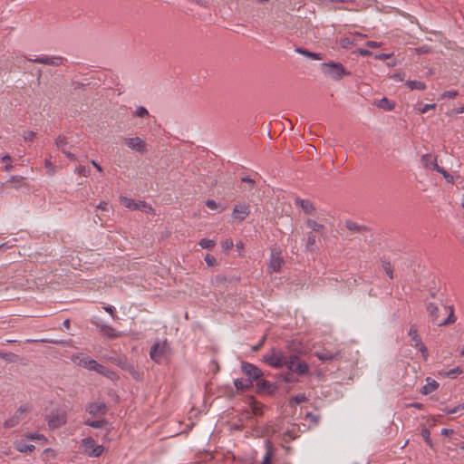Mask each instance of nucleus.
Segmentation results:
<instances>
[{"label": "nucleus", "instance_id": "f257e3e1", "mask_svg": "<svg viewBox=\"0 0 464 464\" xmlns=\"http://www.w3.org/2000/svg\"><path fill=\"white\" fill-rule=\"evenodd\" d=\"M426 308L430 320L438 326L451 324L456 321L452 305H444L442 309H440L435 304L429 303Z\"/></svg>", "mask_w": 464, "mask_h": 464}, {"label": "nucleus", "instance_id": "f03ea898", "mask_svg": "<svg viewBox=\"0 0 464 464\" xmlns=\"http://www.w3.org/2000/svg\"><path fill=\"white\" fill-rule=\"evenodd\" d=\"M321 69L324 75L334 81L341 80L343 76L351 74L340 63H324L321 64Z\"/></svg>", "mask_w": 464, "mask_h": 464}, {"label": "nucleus", "instance_id": "7ed1b4c3", "mask_svg": "<svg viewBox=\"0 0 464 464\" xmlns=\"http://www.w3.org/2000/svg\"><path fill=\"white\" fill-rule=\"evenodd\" d=\"M170 347L169 343L165 341H159L155 343L150 351V356L152 361L157 363H161L169 354Z\"/></svg>", "mask_w": 464, "mask_h": 464}, {"label": "nucleus", "instance_id": "20e7f679", "mask_svg": "<svg viewBox=\"0 0 464 464\" xmlns=\"http://www.w3.org/2000/svg\"><path fill=\"white\" fill-rule=\"evenodd\" d=\"M263 360L274 368H282L286 365L288 356H285L281 350L271 349L263 356Z\"/></svg>", "mask_w": 464, "mask_h": 464}, {"label": "nucleus", "instance_id": "39448f33", "mask_svg": "<svg viewBox=\"0 0 464 464\" xmlns=\"http://www.w3.org/2000/svg\"><path fill=\"white\" fill-rule=\"evenodd\" d=\"M285 265V260L282 256L281 250L277 247L271 249L270 260L267 267V273L273 274L280 271L281 267Z\"/></svg>", "mask_w": 464, "mask_h": 464}, {"label": "nucleus", "instance_id": "423d86ee", "mask_svg": "<svg viewBox=\"0 0 464 464\" xmlns=\"http://www.w3.org/2000/svg\"><path fill=\"white\" fill-rule=\"evenodd\" d=\"M285 367L298 375H304L308 372V365L305 362L298 360L295 355H289Z\"/></svg>", "mask_w": 464, "mask_h": 464}, {"label": "nucleus", "instance_id": "0eeeda50", "mask_svg": "<svg viewBox=\"0 0 464 464\" xmlns=\"http://www.w3.org/2000/svg\"><path fill=\"white\" fill-rule=\"evenodd\" d=\"M125 145L133 151L140 154L147 152V143L140 137H125L123 138Z\"/></svg>", "mask_w": 464, "mask_h": 464}, {"label": "nucleus", "instance_id": "6e6552de", "mask_svg": "<svg viewBox=\"0 0 464 464\" xmlns=\"http://www.w3.org/2000/svg\"><path fill=\"white\" fill-rule=\"evenodd\" d=\"M50 429H57L66 423V413L63 411H53L46 416Z\"/></svg>", "mask_w": 464, "mask_h": 464}, {"label": "nucleus", "instance_id": "1a4fd4ad", "mask_svg": "<svg viewBox=\"0 0 464 464\" xmlns=\"http://www.w3.org/2000/svg\"><path fill=\"white\" fill-rule=\"evenodd\" d=\"M72 361L80 367L94 372L96 371L99 365V363L95 360L90 358L89 356H85L82 353L72 355Z\"/></svg>", "mask_w": 464, "mask_h": 464}, {"label": "nucleus", "instance_id": "9d476101", "mask_svg": "<svg viewBox=\"0 0 464 464\" xmlns=\"http://www.w3.org/2000/svg\"><path fill=\"white\" fill-rule=\"evenodd\" d=\"M29 411V407L27 405H21L16 411L11 416L9 419H7L4 426L6 429H10L13 427H15L19 424V422L23 420L24 415Z\"/></svg>", "mask_w": 464, "mask_h": 464}, {"label": "nucleus", "instance_id": "9b49d317", "mask_svg": "<svg viewBox=\"0 0 464 464\" xmlns=\"http://www.w3.org/2000/svg\"><path fill=\"white\" fill-rule=\"evenodd\" d=\"M242 372L248 377V380L253 381L258 380L262 375V371L256 365L243 362L241 364Z\"/></svg>", "mask_w": 464, "mask_h": 464}, {"label": "nucleus", "instance_id": "f8f14e48", "mask_svg": "<svg viewBox=\"0 0 464 464\" xmlns=\"http://www.w3.org/2000/svg\"><path fill=\"white\" fill-rule=\"evenodd\" d=\"M86 411H88L92 416H103L107 412V406L104 402H91L86 407Z\"/></svg>", "mask_w": 464, "mask_h": 464}, {"label": "nucleus", "instance_id": "ddd939ff", "mask_svg": "<svg viewBox=\"0 0 464 464\" xmlns=\"http://www.w3.org/2000/svg\"><path fill=\"white\" fill-rule=\"evenodd\" d=\"M250 214V206L245 202L237 204L233 210V218L244 220Z\"/></svg>", "mask_w": 464, "mask_h": 464}, {"label": "nucleus", "instance_id": "4468645a", "mask_svg": "<svg viewBox=\"0 0 464 464\" xmlns=\"http://www.w3.org/2000/svg\"><path fill=\"white\" fill-rule=\"evenodd\" d=\"M117 364L123 370L127 371L132 376L133 379H141L142 373L139 370H137L131 363H130L127 360L119 359Z\"/></svg>", "mask_w": 464, "mask_h": 464}, {"label": "nucleus", "instance_id": "2eb2a0df", "mask_svg": "<svg viewBox=\"0 0 464 464\" xmlns=\"http://www.w3.org/2000/svg\"><path fill=\"white\" fill-rule=\"evenodd\" d=\"M30 62L36 63H42V64H47L52 66H59L63 63V58L61 57H38L34 59H28Z\"/></svg>", "mask_w": 464, "mask_h": 464}, {"label": "nucleus", "instance_id": "dca6fc26", "mask_svg": "<svg viewBox=\"0 0 464 464\" xmlns=\"http://www.w3.org/2000/svg\"><path fill=\"white\" fill-rule=\"evenodd\" d=\"M314 355L322 362H328L337 359L339 357V352H331L324 349L323 351L315 352Z\"/></svg>", "mask_w": 464, "mask_h": 464}, {"label": "nucleus", "instance_id": "f3484780", "mask_svg": "<svg viewBox=\"0 0 464 464\" xmlns=\"http://www.w3.org/2000/svg\"><path fill=\"white\" fill-rule=\"evenodd\" d=\"M420 162L422 166L426 169H432L438 171V168H440L436 161V158H434L430 154H425L421 157Z\"/></svg>", "mask_w": 464, "mask_h": 464}, {"label": "nucleus", "instance_id": "a211bd4d", "mask_svg": "<svg viewBox=\"0 0 464 464\" xmlns=\"http://www.w3.org/2000/svg\"><path fill=\"white\" fill-rule=\"evenodd\" d=\"M295 205L299 206L304 213L311 214L314 211V204L308 199L295 198Z\"/></svg>", "mask_w": 464, "mask_h": 464}, {"label": "nucleus", "instance_id": "6ab92c4d", "mask_svg": "<svg viewBox=\"0 0 464 464\" xmlns=\"http://www.w3.org/2000/svg\"><path fill=\"white\" fill-rule=\"evenodd\" d=\"M95 372L105 376L106 378H108L111 381L118 380V378H119L115 372L110 370L109 368H107L100 363Z\"/></svg>", "mask_w": 464, "mask_h": 464}, {"label": "nucleus", "instance_id": "aec40b11", "mask_svg": "<svg viewBox=\"0 0 464 464\" xmlns=\"http://www.w3.org/2000/svg\"><path fill=\"white\" fill-rule=\"evenodd\" d=\"M409 336L411 339L412 345L415 347L420 346L422 343L420 336L418 334V330L415 325H411L409 330Z\"/></svg>", "mask_w": 464, "mask_h": 464}, {"label": "nucleus", "instance_id": "412c9836", "mask_svg": "<svg viewBox=\"0 0 464 464\" xmlns=\"http://www.w3.org/2000/svg\"><path fill=\"white\" fill-rule=\"evenodd\" d=\"M426 381H427V384L424 385L420 391L421 393L424 395H427V394L436 391L439 387V383L436 381L431 380L430 378H427Z\"/></svg>", "mask_w": 464, "mask_h": 464}, {"label": "nucleus", "instance_id": "4be33fe9", "mask_svg": "<svg viewBox=\"0 0 464 464\" xmlns=\"http://www.w3.org/2000/svg\"><path fill=\"white\" fill-rule=\"evenodd\" d=\"M14 448L19 452H28L33 451L35 447L33 444H26L25 442L20 440L14 442Z\"/></svg>", "mask_w": 464, "mask_h": 464}, {"label": "nucleus", "instance_id": "5701e85b", "mask_svg": "<svg viewBox=\"0 0 464 464\" xmlns=\"http://www.w3.org/2000/svg\"><path fill=\"white\" fill-rule=\"evenodd\" d=\"M24 178L20 176H12L6 182L5 185L11 188H19L24 182Z\"/></svg>", "mask_w": 464, "mask_h": 464}, {"label": "nucleus", "instance_id": "b1692460", "mask_svg": "<svg viewBox=\"0 0 464 464\" xmlns=\"http://www.w3.org/2000/svg\"><path fill=\"white\" fill-rule=\"evenodd\" d=\"M120 201L127 208L137 209L139 208V202H136L127 197H120Z\"/></svg>", "mask_w": 464, "mask_h": 464}, {"label": "nucleus", "instance_id": "393cba45", "mask_svg": "<svg viewBox=\"0 0 464 464\" xmlns=\"http://www.w3.org/2000/svg\"><path fill=\"white\" fill-rule=\"evenodd\" d=\"M234 384L238 391H246L252 386L251 380L243 381L241 379H236Z\"/></svg>", "mask_w": 464, "mask_h": 464}, {"label": "nucleus", "instance_id": "a878e982", "mask_svg": "<svg viewBox=\"0 0 464 464\" xmlns=\"http://www.w3.org/2000/svg\"><path fill=\"white\" fill-rule=\"evenodd\" d=\"M296 52L314 60H322L323 56L318 53H312L306 49L297 48Z\"/></svg>", "mask_w": 464, "mask_h": 464}, {"label": "nucleus", "instance_id": "bb28decb", "mask_svg": "<svg viewBox=\"0 0 464 464\" xmlns=\"http://www.w3.org/2000/svg\"><path fill=\"white\" fill-rule=\"evenodd\" d=\"M463 372V370L460 367H455L447 372H440L444 377L456 378Z\"/></svg>", "mask_w": 464, "mask_h": 464}, {"label": "nucleus", "instance_id": "cd10ccee", "mask_svg": "<svg viewBox=\"0 0 464 464\" xmlns=\"http://www.w3.org/2000/svg\"><path fill=\"white\" fill-rule=\"evenodd\" d=\"M356 36L364 37L361 34H356L355 35H353L352 37H345V38L341 40L342 46L343 48H349L350 46L353 45L355 41H356V39H355Z\"/></svg>", "mask_w": 464, "mask_h": 464}, {"label": "nucleus", "instance_id": "c85d7f7f", "mask_svg": "<svg viewBox=\"0 0 464 464\" xmlns=\"http://www.w3.org/2000/svg\"><path fill=\"white\" fill-rule=\"evenodd\" d=\"M406 85L411 89V90H424L426 89V84L422 82H420V81H407L406 82Z\"/></svg>", "mask_w": 464, "mask_h": 464}, {"label": "nucleus", "instance_id": "c756f323", "mask_svg": "<svg viewBox=\"0 0 464 464\" xmlns=\"http://www.w3.org/2000/svg\"><path fill=\"white\" fill-rule=\"evenodd\" d=\"M82 444L84 447V451L87 453L95 447V440L92 437H87L82 440Z\"/></svg>", "mask_w": 464, "mask_h": 464}, {"label": "nucleus", "instance_id": "7c9ffc66", "mask_svg": "<svg viewBox=\"0 0 464 464\" xmlns=\"http://www.w3.org/2000/svg\"><path fill=\"white\" fill-rule=\"evenodd\" d=\"M102 332L104 335L110 338H116L120 335L119 334L116 333L114 328L108 325L102 326Z\"/></svg>", "mask_w": 464, "mask_h": 464}, {"label": "nucleus", "instance_id": "2f4dec72", "mask_svg": "<svg viewBox=\"0 0 464 464\" xmlns=\"http://www.w3.org/2000/svg\"><path fill=\"white\" fill-rule=\"evenodd\" d=\"M84 424L94 429H101L107 424V421L105 420H86Z\"/></svg>", "mask_w": 464, "mask_h": 464}, {"label": "nucleus", "instance_id": "473e14b6", "mask_svg": "<svg viewBox=\"0 0 464 464\" xmlns=\"http://www.w3.org/2000/svg\"><path fill=\"white\" fill-rule=\"evenodd\" d=\"M68 144L67 138L64 135H59L55 140V145L58 150L62 151V149H65Z\"/></svg>", "mask_w": 464, "mask_h": 464}, {"label": "nucleus", "instance_id": "72a5a7b5", "mask_svg": "<svg viewBox=\"0 0 464 464\" xmlns=\"http://www.w3.org/2000/svg\"><path fill=\"white\" fill-rule=\"evenodd\" d=\"M272 456H273V450H272L271 447L269 446V443H267L266 452L263 458L261 464H272Z\"/></svg>", "mask_w": 464, "mask_h": 464}, {"label": "nucleus", "instance_id": "f704fd0d", "mask_svg": "<svg viewBox=\"0 0 464 464\" xmlns=\"http://www.w3.org/2000/svg\"><path fill=\"white\" fill-rule=\"evenodd\" d=\"M306 225L309 228H311L314 231H320L324 229V225L317 223L315 220L308 219L306 221Z\"/></svg>", "mask_w": 464, "mask_h": 464}, {"label": "nucleus", "instance_id": "c9c22d12", "mask_svg": "<svg viewBox=\"0 0 464 464\" xmlns=\"http://www.w3.org/2000/svg\"><path fill=\"white\" fill-rule=\"evenodd\" d=\"M103 450H104L103 446L95 445V447L91 451H88L87 454L91 457H99L102 454Z\"/></svg>", "mask_w": 464, "mask_h": 464}, {"label": "nucleus", "instance_id": "e433bc0d", "mask_svg": "<svg viewBox=\"0 0 464 464\" xmlns=\"http://www.w3.org/2000/svg\"><path fill=\"white\" fill-rule=\"evenodd\" d=\"M137 209L145 213L153 212L152 207L144 201H139V208Z\"/></svg>", "mask_w": 464, "mask_h": 464}, {"label": "nucleus", "instance_id": "4c0bfd02", "mask_svg": "<svg viewBox=\"0 0 464 464\" xmlns=\"http://www.w3.org/2000/svg\"><path fill=\"white\" fill-rule=\"evenodd\" d=\"M199 246L202 248H212L215 246V241L208 238H203L199 241Z\"/></svg>", "mask_w": 464, "mask_h": 464}, {"label": "nucleus", "instance_id": "58836bf2", "mask_svg": "<svg viewBox=\"0 0 464 464\" xmlns=\"http://www.w3.org/2000/svg\"><path fill=\"white\" fill-rule=\"evenodd\" d=\"M379 107L387 111H392L394 106L389 102L388 99L382 98L379 102Z\"/></svg>", "mask_w": 464, "mask_h": 464}, {"label": "nucleus", "instance_id": "ea45409f", "mask_svg": "<svg viewBox=\"0 0 464 464\" xmlns=\"http://www.w3.org/2000/svg\"><path fill=\"white\" fill-rule=\"evenodd\" d=\"M421 436L425 442L430 446L432 447V441L430 439V432L427 428L422 429L421 430Z\"/></svg>", "mask_w": 464, "mask_h": 464}, {"label": "nucleus", "instance_id": "a19ab883", "mask_svg": "<svg viewBox=\"0 0 464 464\" xmlns=\"http://www.w3.org/2000/svg\"><path fill=\"white\" fill-rule=\"evenodd\" d=\"M25 437L29 440H43L47 441L46 437L44 434L39 433H27L25 434Z\"/></svg>", "mask_w": 464, "mask_h": 464}, {"label": "nucleus", "instance_id": "79ce46f5", "mask_svg": "<svg viewBox=\"0 0 464 464\" xmlns=\"http://www.w3.org/2000/svg\"><path fill=\"white\" fill-rule=\"evenodd\" d=\"M345 227H347V229H349L350 231H356V232H359L361 229H362V227H360L359 225H357L355 222H353L351 220H348L345 222Z\"/></svg>", "mask_w": 464, "mask_h": 464}, {"label": "nucleus", "instance_id": "37998d69", "mask_svg": "<svg viewBox=\"0 0 464 464\" xmlns=\"http://www.w3.org/2000/svg\"><path fill=\"white\" fill-rule=\"evenodd\" d=\"M0 358L7 362H14V360L16 359V355L13 353L0 352Z\"/></svg>", "mask_w": 464, "mask_h": 464}, {"label": "nucleus", "instance_id": "c03bdc74", "mask_svg": "<svg viewBox=\"0 0 464 464\" xmlns=\"http://www.w3.org/2000/svg\"><path fill=\"white\" fill-rule=\"evenodd\" d=\"M134 114L137 116V117H140V118H144L146 116H149V111L148 110L145 108V107H142V106H140L136 109Z\"/></svg>", "mask_w": 464, "mask_h": 464}, {"label": "nucleus", "instance_id": "a18cd8bd", "mask_svg": "<svg viewBox=\"0 0 464 464\" xmlns=\"http://www.w3.org/2000/svg\"><path fill=\"white\" fill-rule=\"evenodd\" d=\"M382 268L390 278H393V271L390 262H383Z\"/></svg>", "mask_w": 464, "mask_h": 464}, {"label": "nucleus", "instance_id": "49530a36", "mask_svg": "<svg viewBox=\"0 0 464 464\" xmlns=\"http://www.w3.org/2000/svg\"><path fill=\"white\" fill-rule=\"evenodd\" d=\"M438 172L443 175L444 179H446V181L448 183H453L454 182L453 176L449 174L443 168H438Z\"/></svg>", "mask_w": 464, "mask_h": 464}, {"label": "nucleus", "instance_id": "de8ad7c7", "mask_svg": "<svg viewBox=\"0 0 464 464\" xmlns=\"http://www.w3.org/2000/svg\"><path fill=\"white\" fill-rule=\"evenodd\" d=\"M224 251H228L234 246L233 240L230 238L226 239L221 245Z\"/></svg>", "mask_w": 464, "mask_h": 464}, {"label": "nucleus", "instance_id": "09e8293b", "mask_svg": "<svg viewBox=\"0 0 464 464\" xmlns=\"http://www.w3.org/2000/svg\"><path fill=\"white\" fill-rule=\"evenodd\" d=\"M315 243H316L315 236L313 235V234H309L308 239H307V246H306V247L309 250H313V246L315 245Z\"/></svg>", "mask_w": 464, "mask_h": 464}, {"label": "nucleus", "instance_id": "8fccbe9b", "mask_svg": "<svg viewBox=\"0 0 464 464\" xmlns=\"http://www.w3.org/2000/svg\"><path fill=\"white\" fill-rule=\"evenodd\" d=\"M205 261L208 266H214L217 264L216 257L210 254H207Z\"/></svg>", "mask_w": 464, "mask_h": 464}, {"label": "nucleus", "instance_id": "3c124183", "mask_svg": "<svg viewBox=\"0 0 464 464\" xmlns=\"http://www.w3.org/2000/svg\"><path fill=\"white\" fill-rule=\"evenodd\" d=\"M253 412H254L255 415L262 414V412H263V405L258 403V402H255L253 404Z\"/></svg>", "mask_w": 464, "mask_h": 464}, {"label": "nucleus", "instance_id": "603ef678", "mask_svg": "<svg viewBox=\"0 0 464 464\" xmlns=\"http://www.w3.org/2000/svg\"><path fill=\"white\" fill-rule=\"evenodd\" d=\"M44 165L48 170V173L49 175H53L54 174V166L53 164L51 162L50 160H46L45 162H44Z\"/></svg>", "mask_w": 464, "mask_h": 464}, {"label": "nucleus", "instance_id": "864d4df0", "mask_svg": "<svg viewBox=\"0 0 464 464\" xmlns=\"http://www.w3.org/2000/svg\"><path fill=\"white\" fill-rule=\"evenodd\" d=\"M257 387L260 389V390H265V389H268L270 387V382L268 381H266V380H260L258 382H257Z\"/></svg>", "mask_w": 464, "mask_h": 464}, {"label": "nucleus", "instance_id": "5fc2aeb1", "mask_svg": "<svg viewBox=\"0 0 464 464\" xmlns=\"http://www.w3.org/2000/svg\"><path fill=\"white\" fill-rule=\"evenodd\" d=\"M460 410H464V402L459 404V405H458V406H456V407H454V408H452V409H450V410L446 411V413L447 414H453V413H457Z\"/></svg>", "mask_w": 464, "mask_h": 464}, {"label": "nucleus", "instance_id": "6e6d98bb", "mask_svg": "<svg viewBox=\"0 0 464 464\" xmlns=\"http://www.w3.org/2000/svg\"><path fill=\"white\" fill-rule=\"evenodd\" d=\"M418 348H419L420 352L421 353L423 360L426 361L428 359V355H429L427 347L424 344H421Z\"/></svg>", "mask_w": 464, "mask_h": 464}, {"label": "nucleus", "instance_id": "4d7b16f0", "mask_svg": "<svg viewBox=\"0 0 464 464\" xmlns=\"http://www.w3.org/2000/svg\"><path fill=\"white\" fill-rule=\"evenodd\" d=\"M436 104H425L423 107L420 108L419 111L420 113H426L429 110L435 109Z\"/></svg>", "mask_w": 464, "mask_h": 464}, {"label": "nucleus", "instance_id": "13d9d810", "mask_svg": "<svg viewBox=\"0 0 464 464\" xmlns=\"http://www.w3.org/2000/svg\"><path fill=\"white\" fill-rule=\"evenodd\" d=\"M206 206L209 208V209H212V210H216L218 209V204L215 200L213 199H208L206 201Z\"/></svg>", "mask_w": 464, "mask_h": 464}, {"label": "nucleus", "instance_id": "bf43d9fd", "mask_svg": "<svg viewBox=\"0 0 464 464\" xmlns=\"http://www.w3.org/2000/svg\"><path fill=\"white\" fill-rule=\"evenodd\" d=\"M458 92L457 91H447L445 92H443L442 94V98H455L456 96H458Z\"/></svg>", "mask_w": 464, "mask_h": 464}, {"label": "nucleus", "instance_id": "052dcab7", "mask_svg": "<svg viewBox=\"0 0 464 464\" xmlns=\"http://www.w3.org/2000/svg\"><path fill=\"white\" fill-rule=\"evenodd\" d=\"M305 419L314 422V424H317L319 421V417L313 413H307Z\"/></svg>", "mask_w": 464, "mask_h": 464}, {"label": "nucleus", "instance_id": "680f3d73", "mask_svg": "<svg viewBox=\"0 0 464 464\" xmlns=\"http://www.w3.org/2000/svg\"><path fill=\"white\" fill-rule=\"evenodd\" d=\"M62 152L72 161L76 160V157L74 154L71 153L69 150L65 149H62Z\"/></svg>", "mask_w": 464, "mask_h": 464}, {"label": "nucleus", "instance_id": "e2e57ef3", "mask_svg": "<svg viewBox=\"0 0 464 464\" xmlns=\"http://www.w3.org/2000/svg\"><path fill=\"white\" fill-rule=\"evenodd\" d=\"M97 209H100L102 211H107L109 208V205L106 201H102L100 204L96 207Z\"/></svg>", "mask_w": 464, "mask_h": 464}, {"label": "nucleus", "instance_id": "0e129e2a", "mask_svg": "<svg viewBox=\"0 0 464 464\" xmlns=\"http://www.w3.org/2000/svg\"><path fill=\"white\" fill-rule=\"evenodd\" d=\"M36 133L34 131H28L26 133H24V140H32L34 137H35Z\"/></svg>", "mask_w": 464, "mask_h": 464}, {"label": "nucleus", "instance_id": "69168bd1", "mask_svg": "<svg viewBox=\"0 0 464 464\" xmlns=\"http://www.w3.org/2000/svg\"><path fill=\"white\" fill-rule=\"evenodd\" d=\"M242 181L243 182H246L247 184H249L250 186V188H252L255 185V180L248 178V177H245V178H242Z\"/></svg>", "mask_w": 464, "mask_h": 464}, {"label": "nucleus", "instance_id": "338daca9", "mask_svg": "<svg viewBox=\"0 0 464 464\" xmlns=\"http://www.w3.org/2000/svg\"><path fill=\"white\" fill-rule=\"evenodd\" d=\"M366 45L370 48H377L381 46V44L373 41H369L366 43Z\"/></svg>", "mask_w": 464, "mask_h": 464}, {"label": "nucleus", "instance_id": "774afa93", "mask_svg": "<svg viewBox=\"0 0 464 464\" xmlns=\"http://www.w3.org/2000/svg\"><path fill=\"white\" fill-rule=\"evenodd\" d=\"M76 171H77L80 175L87 176L86 169H85V167H83V166H79V167L76 169Z\"/></svg>", "mask_w": 464, "mask_h": 464}]
</instances>
